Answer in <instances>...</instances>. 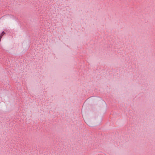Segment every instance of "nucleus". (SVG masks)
I'll list each match as a JSON object with an SVG mask.
<instances>
[{
	"label": "nucleus",
	"mask_w": 155,
	"mask_h": 155,
	"mask_svg": "<svg viewBox=\"0 0 155 155\" xmlns=\"http://www.w3.org/2000/svg\"><path fill=\"white\" fill-rule=\"evenodd\" d=\"M86 123L87 124L90 126H92V124L91 123V121L88 120H87L86 121Z\"/></svg>",
	"instance_id": "nucleus-1"
},
{
	"label": "nucleus",
	"mask_w": 155,
	"mask_h": 155,
	"mask_svg": "<svg viewBox=\"0 0 155 155\" xmlns=\"http://www.w3.org/2000/svg\"><path fill=\"white\" fill-rule=\"evenodd\" d=\"M5 34V32L4 31H3L2 32V34H1V35H0V41H1V38L4 35V34Z\"/></svg>",
	"instance_id": "nucleus-2"
}]
</instances>
